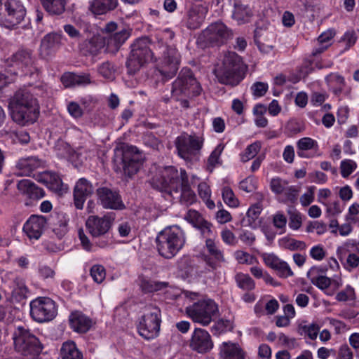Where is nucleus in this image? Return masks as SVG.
<instances>
[{
    "label": "nucleus",
    "instance_id": "1",
    "mask_svg": "<svg viewBox=\"0 0 359 359\" xmlns=\"http://www.w3.org/2000/svg\"><path fill=\"white\" fill-rule=\"evenodd\" d=\"M152 185L156 189L168 193L173 198H179L180 202L186 205L196 201V194L190 187L187 174L184 169H181L180 172L174 166H166L159 169L152 178Z\"/></svg>",
    "mask_w": 359,
    "mask_h": 359
},
{
    "label": "nucleus",
    "instance_id": "2",
    "mask_svg": "<svg viewBox=\"0 0 359 359\" xmlns=\"http://www.w3.org/2000/svg\"><path fill=\"white\" fill-rule=\"evenodd\" d=\"M13 121L21 126L34 123L39 114L36 98L27 88L17 90L9 102Z\"/></svg>",
    "mask_w": 359,
    "mask_h": 359
},
{
    "label": "nucleus",
    "instance_id": "3",
    "mask_svg": "<svg viewBox=\"0 0 359 359\" xmlns=\"http://www.w3.org/2000/svg\"><path fill=\"white\" fill-rule=\"evenodd\" d=\"M155 243L159 255L170 259L175 257L185 245L186 235L179 226H169L158 233Z\"/></svg>",
    "mask_w": 359,
    "mask_h": 359
},
{
    "label": "nucleus",
    "instance_id": "4",
    "mask_svg": "<svg viewBox=\"0 0 359 359\" xmlns=\"http://www.w3.org/2000/svg\"><path fill=\"white\" fill-rule=\"evenodd\" d=\"M143 156L137 147L127 146L122 150L115 151L114 167L116 172H123L131 177L135 175L143 163Z\"/></svg>",
    "mask_w": 359,
    "mask_h": 359
},
{
    "label": "nucleus",
    "instance_id": "5",
    "mask_svg": "<svg viewBox=\"0 0 359 359\" xmlns=\"http://www.w3.org/2000/svg\"><path fill=\"white\" fill-rule=\"evenodd\" d=\"M243 69L241 57L235 52H228L224 56L222 65L215 70V75L221 83L235 86L243 79Z\"/></svg>",
    "mask_w": 359,
    "mask_h": 359
},
{
    "label": "nucleus",
    "instance_id": "6",
    "mask_svg": "<svg viewBox=\"0 0 359 359\" xmlns=\"http://www.w3.org/2000/svg\"><path fill=\"white\" fill-rule=\"evenodd\" d=\"M15 350L20 354L33 359L42 351L39 339L28 329L18 327L13 334Z\"/></svg>",
    "mask_w": 359,
    "mask_h": 359
},
{
    "label": "nucleus",
    "instance_id": "7",
    "mask_svg": "<svg viewBox=\"0 0 359 359\" xmlns=\"http://www.w3.org/2000/svg\"><path fill=\"white\" fill-rule=\"evenodd\" d=\"M202 88L190 69L184 68L172 83L171 93L176 100L192 97L201 94Z\"/></svg>",
    "mask_w": 359,
    "mask_h": 359
},
{
    "label": "nucleus",
    "instance_id": "8",
    "mask_svg": "<svg viewBox=\"0 0 359 359\" xmlns=\"http://www.w3.org/2000/svg\"><path fill=\"white\" fill-rule=\"evenodd\" d=\"M203 142L202 136L184 133L176 138L175 145L178 156L186 162L192 163L198 161Z\"/></svg>",
    "mask_w": 359,
    "mask_h": 359
},
{
    "label": "nucleus",
    "instance_id": "9",
    "mask_svg": "<svg viewBox=\"0 0 359 359\" xmlns=\"http://www.w3.org/2000/svg\"><path fill=\"white\" fill-rule=\"evenodd\" d=\"M185 311L193 322L202 326H208L217 317L219 309L213 300L207 299L187 306Z\"/></svg>",
    "mask_w": 359,
    "mask_h": 359
},
{
    "label": "nucleus",
    "instance_id": "10",
    "mask_svg": "<svg viewBox=\"0 0 359 359\" xmlns=\"http://www.w3.org/2000/svg\"><path fill=\"white\" fill-rule=\"evenodd\" d=\"M26 16V9L20 0H0V24L14 29Z\"/></svg>",
    "mask_w": 359,
    "mask_h": 359
},
{
    "label": "nucleus",
    "instance_id": "11",
    "mask_svg": "<svg viewBox=\"0 0 359 359\" xmlns=\"http://www.w3.org/2000/svg\"><path fill=\"white\" fill-rule=\"evenodd\" d=\"M152 57L147 38L137 39L131 45L130 55L126 62L128 72L134 74Z\"/></svg>",
    "mask_w": 359,
    "mask_h": 359
},
{
    "label": "nucleus",
    "instance_id": "12",
    "mask_svg": "<svg viewBox=\"0 0 359 359\" xmlns=\"http://www.w3.org/2000/svg\"><path fill=\"white\" fill-rule=\"evenodd\" d=\"M161 323L160 309L153 305L147 306L144 315L139 320L138 332L146 339H154L158 335Z\"/></svg>",
    "mask_w": 359,
    "mask_h": 359
},
{
    "label": "nucleus",
    "instance_id": "13",
    "mask_svg": "<svg viewBox=\"0 0 359 359\" xmlns=\"http://www.w3.org/2000/svg\"><path fill=\"white\" fill-rule=\"evenodd\" d=\"M30 316L38 323L48 322L57 315V308L53 300L48 297H38L31 301Z\"/></svg>",
    "mask_w": 359,
    "mask_h": 359
},
{
    "label": "nucleus",
    "instance_id": "14",
    "mask_svg": "<svg viewBox=\"0 0 359 359\" xmlns=\"http://www.w3.org/2000/svg\"><path fill=\"white\" fill-rule=\"evenodd\" d=\"M233 36L232 31L223 22L218 21L210 24L201 34V39L211 46H221Z\"/></svg>",
    "mask_w": 359,
    "mask_h": 359
},
{
    "label": "nucleus",
    "instance_id": "15",
    "mask_svg": "<svg viewBox=\"0 0 359 359\" xmlns=\"http://www.w3.org/2000/svg\"><path fill=\"white\" fill-rule=\"evenodd\" d=\"M114 217L112 213H108L102 217L90 215L86 222V229L93 238L106 237L112 226Z\"/></svg>",
    "mask_w": 359,
    "mask_h": 359
},
{
    "label": "nucleus",
    "instance_id": "16",
    "mask_svg": "<svg viewBox=\"0 0 359 359\" xmlns=\"http://www.w3.org/2000/svg\"><path fill=\"white\" fill-rule=\"evenodd\" d=\"M161 49L162 67L160 72L168 79L175 75L179 69L180 54L173 47L163 46Z\"/></svg>",
    "mask_w": 359,
    "mask_h": 359
},
{
    "label": "nucleus",
    "instance_id": "17",
    "mask_svg": "<svg viewBox=\"0 0 359 359\" xmlns=\"http://www.w3.org/2000/svg\"><path fill=\"white\" fill-rule=\"evenodd\" d=\"M98 201L106 209L123 210L126 206L121 196L116 191L107 187H100L96 190Z\"/></svg>",
    "mask_w": 359,
    "mask_h": 359
},
{
    "label": "nucleus",
    "instance_id": "18",
    "mask_svg": "<svg viewBox=\"0 0 359 359\" xmlns=\"http://www.w3.org/2000/svg\"><path fill=\"white\" fill-rule=\"evenodd\" d=\"M189 347L199 353H205L213 348L210 334L204 329L196 328L189 340Z\"/></svg>",
    "mask_w": 359,
    "mask_h": 359
},
{
    "label": "nucleus",
    "instance_id": "19",
    "mask_svg": "<svg viewBox=\"0 0 359 359\" xmlns=\"http://www.w3.org/2000/svg\"><path fill=\"white\" fill-rule=\"evenodd\" d=\"M45 166V161L37 156L22 157L15 163L16 175L18 176H34L33 172Z\"/></svg>",
    "mask_w": 359,
    "mask_h": 359
},
{
    "label": "nucleus",
    "instance_id": "20",
    "mask_svg": "<svg viewBox=\"0 0 359 359\" xmlns=\"http://www.w3.org/2000/svg\"><path fill=\"white\" fill-rule=\"evenodd\" d=\"M47 220L44 216L33 215L23 226V231L29 239L38 240L42 235Z\"/></svg>",
    "mask_w": 359,
    "mask_h": 359
},
{
    "label": "nucleus",
    "instance_id": "21",
    "mask_svg": "<svg viewBox=\"0 0 359 359\" xmlns=\"http://www.w3.org/2000/svg\"><path fill=\"white\" fill-rule=\"evenodd\" d=\"M94 188L92 184L86 178L79 179L74 189V205L81 210L88 196L93 193Z\"/></svg>",
    "mask_w": 359,
    "mask_h": 359
},
{
    "label": "nucleus",
    "instance_id": "22",
    "mask_svg": "<svg viewBox=\"0 0 359 359\" xmlns=\"http://www.w3.org/2000/svg\"><path fill=\"white\" fill-rule=\"evenodd\" d=\"M184 218L195 228L199 229L203 236L207 237L212 235V224L205 220L198 211L189 210Z\"/></svg>",
    "mask_w": 359,
    "mask_h": 359
},
{
    "label": "nucleus",
    "instance_id": "23",
    "mask_svg": "<svg viewBox=\"0 0 359 359\" xmlns=\"http://www.w3.org/2000/svg\"><path fill=\"white\" fill-rule=\"evenodd\" d=\"M17 188L23 195L32 200H39L45 196L43 189L29 180H20Z\"/></svg>",
    "mask_w": 359,
    "mask_h": 359
},
{
    "label": "nucleus",
    "instance_id": "24",
    "mask_svg": "<svg viewBox=\"0 0 359 359\" xmlns=\"http://www.w3.org/2000/svg\"><path fill=\"white\" fill-rule=\"evenodd\" d=\"M221 359H245V353L236 343L223 342L219 346Z\"/></svg>",
    "mask_w": 359,
    "mask_h": 359
},
{
    "label": "nucleus",
    "instance_id": "25",
    "mask_svg": "<svg viewBox=\"0 0 359 359\" xmlns=\"http://www.w3.org/2000/svg\"><path fill=\"white\" fill-rule=\"evenodd\" d=\"M205 18V12L201 6L191 7L187 13V26L190 29L201 27Z\"/></svg>",
    "mask_w": 359,
    "mask_h": 359
},
{
    "label": "nucleus",
    "instance_id": "26",
    "mask_svg": "<svg viewBox=\"0 0 359 359\" xmlns=\"http://www.w3.org/2000/svg\"><path fill=\"white\" fill-rule=\"evenodd\" d=\"M60 35L55 33L46 34L41 40L40 53L46 57L53 53L59 47Z\"/></svg>",
    "mask_w": 359,
    "mask_h": 359
},
{
    "label": "nucleus",
    "instance_id": "27",
    "mask_svg": "<svg viewBox=\"0 0 359 359\" xmlns=\"http://www.w3.org/2000/svg\"><path fill=\"white\" fill-rule=\"evenodd\" d=\"M69 323L78 332H86L92 325L91 320L80 312H74L70 315Z\"/></svg>",
    "mask_w": 359,
    "mask_h": 359
},
{
    "label": "nucleus",
    "instance_id": "28",
    "mask_svg": "<svg viewBox=\"0 0 359 359\" xmlns=\"http://www.w3.org/2000/svg\"><path fill=\"white\" fill-rule=\"evenodd\" d=\"M29 290L23 278L17 277L13 280V288L11 294L13 302L20 303L27 298Z\"/></svg>",
    "mask_w": 359,
    "mask_h": 359
},
{
    "label": "nucleus",
    "instance_id": "29",
    "mask_svg": "<svg viewBox=\"0 0 359 359\" xmlns=\"http://www.w3.org/2000/svg\"><path fill=\"white\" fill-rule=\"evenodd\" d=\"M11 61L12 65H15L21 68L31 67L34 63L32 52L26 49L18 50L12 55Z\"/></svg>",
    "mask_w": 359,
    "mask_h": 359
},
{
    "label": "nucleus",
    "instance_id": "30",
    "mask_svg": "<svg viewBox=\"0 0 359 359\" xmlns=\"http://www.w3.org/2000/svg\"><path fill=\"white\" fill-rule=\"evenodd\" d=\"M69 219L65 214H57L52 224V231L58 239H62L68 231Z\"/></svg>",
    "mask_w": 359,
    "mask_h": 359
},
{
    "label": "nucleus",
    "instance_id": "31",
    "mask_svg": "<svg viewBox=\"0 0 359 359\" xmlns=\"http://www.w3.org/2000/svg\"><path fill=\"white\" fill-rule=\"evenodd\" d=\"M118 0H93L90 11L95 15H103L116 8Z\"/></svg>",
    "mask_w": 359,
    "mask_h": 359
},
{
    "label": "nucleus",
    "instance_id": "32",
    "mask_svg": "<svg viewBox=\"0 0 359 359\" xmlns=\"http://www.w3.org/2000/svg\"><path fill=\"white\" fill-rule=\"evenodd\" d=\"M62 359H83V353L77 348L74 341L63 343L60 349Z\"/></svg>",
    "mask_w": 359,
    "mask_h": 359
},
{
    "label": "nucleus",
    "instance_id": "33",
    "mask_svg": "<svg viewBox=\"0 0 359 359\" xmlns=\"http://www.w3.org/2000/svg\"><path fill=\"white\" fill-rule=\"evenodd\" d=\"M252 16L251 9L245 5L236 4L232 17L238 25L248 23Z\"/></svg>",
    "mask_w": 359,
    "mask_h": 359
},
{
    "label": "nucleus",
    "instance_id": "34",
    "mask_svg": "<svg viewBox=\"0 0 359 359\" xmlns=\"http://www.w3.org/2000/svg\"><path fill=\"white\" fill-rule=\"evenodd\" d=\"M168 286V282L157 281L147 278H142L140 282V287L145 293L161 291L167 288Z\"/></svg>",
    "mask_w": 359,
    "mask_h": 359
},
{
    "label": "nucleus",
    "instance_id": "35",
    "mask_svg": "<svg viewBox=\"0 0 359 359\" xmlns=\"http://www.w3.org/2000/svg\"><path fill=\"white\" fill-rule=\"evenodd\" d=\"M44 9L50 15H60L65 10V0H40Z\"/></svg>",
    "mask_w": 359,
    "mask_h": 359
},
{
    "label": "nucleus",
    "instance_id": "36",
    "mask_svg": "<svg viewBox=\"0 0 359 359\" xmlns=\"http://www.w3.org/2000/svg\"><path fill=\"white\" fill-rule=\"evenodd\" d=\"M60 147H64L67 149V154L69 155H72L71 149L69 148V145L65 143H60L56 146V149L60 150ZM72 156L74 154L76 156L78 160L83 161V160H86L90 155L93 153L89 148L86 146H82L76 148V150L72 151Z\"/></svg>",
    "mask_w": 359,
    "mask_h": 359
},
{
    "label": "nucleus",
    "instance_id": "37",
    "mask_svg": "<svg viewBox=\"0 0 359 359\" xmlns=\"http://www.w3.org/2000/svg\"><path fill=\"white\" fill-rule=\"evenodd\" d=\"M319 330L320 327L316 323L306 325L305 323H302L297 327V332L301 336L308 337L311 340L317 338Z\"/></svg>",
    "mask_w": 359,
    "mask_h": 359
},
{
    "label": "nucleus",
    "instance_id": "38",
    "mask_svg": "<svg viewBox=\"0 0 359 359\" xmlns=\"http://www.w3.org/2000/svg\"><path fill=\"white\" fill-rule=\"evenodd\" d=\"M205 240V248L208 252L217 262H224V257L223 252L218 247L217 243L211 236H208Z\"/></svg>",
    "mask_w": 359,
    "mask_h": 359
},
{
    "label": "nucleus",
    "instance_id": "39",
    "mask_svg": "<svg viewBox=\"0 0 359 359\" xmlns=\"http://www.w3.org/2000/svg\"><path fill=\"white\" fill-rule=\"evenodd\" d=\"M280 245L285 249L292 251L302 250L306 248L304 242L287 237L283 238L280 241Z\"/></svg>",
    "mask_w": 359,
    "mask_h": 359
},
{
    "label": "nucleus",
    "instance_id": "40",
    "mask_svg": "<svg viewBox=\"0 0 359 359\" xmlns=\"http://www.w3.org/2000/svg\"><path fill=\"white\" fill-rule=\"evenodd\" d=\"M224 148V146L222 144H219L215 149L212 151L210 156L208 158L207 170L210 172H212L216 165L220 163L219 156Z\"/></svg>",
    "mask_w": 359,
    "mask_h": 359
},
{
    "label": "nucleus",
    "instance_id": "41",
    "mask_svg": "<svg viewBox=\"0 0 359 359\" xmlns=\"http://www.w3.org/2000/svg\"><path fill=\"white\" fill-rule=\"evenodd\" d=\"M129 36L130 32L126 29H122L110 36L108 43L118 48L128 39Z\"/></svg>",
    "mask_w": 359,
    "mask_h": 359
},
{
    "label": "nucleus",
    "instance_id": "42",
    "mask_svg": "<svg viewBox=\"0 0 359 359\" xmlns=\"http://www.w3.org/2000/svg\"><path fill=\"white\" fill-rule=\"evenodd\" d=\"M43 181L50 184V187L55 191L60 190L62 182L60 176L53 172L48 171L43 174Z\"/></svg>",
    "mask_w": 359,
    "mask_h": 359
},
{
    "label": "nucleus",
    "instance_id": "43",
    "mask_svg": "<svg viewBox=\"0 0 359 359\" xmlns=\"http://www.w3.org/2000/svg\"><path fill=\"white\" fill-rule=\"evenodd\" d=\"M311 279L312 283L322 290H327L328 287L332 285H334L335 289H337L340 286L338 282L334 281L332 283L330 278L324 276L312 277Z\"/></svg>",
    "mask_w": 359,
    "mask_h": 359
},
{
    "label": "nucleus",
    "instance_id": "44",
    "mask_svg": "<svg viewBox=\"0 0 359 359\" xmlns=\"http://www.w3.org/2000/svg\"><path fill=\"white\" fill-rule=\"evenodd\" d=\"M236 280L238 286L244 290H252L255 288V282L248 274L238 273L236 276Z\"/></svg>",
    "mask_w": 359,
    "mask_h": 359
},
{
    "label": "nucleus",
    "instance_id": "45",
    "mask_svg": "<svg viewBox=\"0 0 359 359\" xmlns=\"http://www.w3.org/2000/svg\"><path fill=\"white\" fill-rule=\"evenodd\" d=\"M222 196L224 202L229 207L236 208L239 205V201L230 187H224L222 190Z\"/></svg>",
    "mask_w": 359,
    "mask_h": 359
},
{
    "label": "nucleus",
    "instance_id": "46",
    "mask_svg": "<svg viewBox=\"0 0 359 359\" xmlns=\"http://www.w3.org/2000/svg\"><path fill=\"white\" fill-rule=\"evenodd\" d=\"M98 73L104 79L113 80L115 77V67L109 61L104 62L97 67Z\"/></svg>",
    "mask_w": 359,
    "mask_h": 359
},
{
    "label": "nucleus",
    "instance_id": "47",
    "mask_svg": "<svg viewBox=\"0 0 359 359\" xmlns=\"http://www.w3.org/2000/svg\"><path fill=\"white\" fill-rule=\"evenodd\" d=\"M90 274L93 280L100 284L105 279L106 271L102 265L95 264L90 268Z\"/></svg>",
    "mask_w": 359,
    "mask_h": 359
},
{
    "label": "nucleus",
    "instance_id": "48",
    "mask_svg": "<svg viewBox=\"0 0 359 359\" xmlns=\"http://www.w3.org/2000/svg\"><path fill=\"white\" fill-rule=\"evenodd\" d=\"M261 149V144L259 142H255L249 145L241 154V161L247 162L250 159L253 158L259 151Z\"/></svg>",
    "mask_w": 359,
    "mask_h": 359
},
{
    "label": "nucleus",
    "instance_id": "49",
    "mask_svg": "<svg viewBox=\"0 0 359 359\" xmlns=\"http://www.w3.org/2000/svg\"><path fill=\"white\" fill-rule=\"evenodd\" d=\"M357 168V163L351 159H346L341 162V175L344 178H347Z\"/></svg>",
    "mask_w": 359,
    "mask_h": 359
},
{
    "label": "nucleus",
    "instance_id": "50",
    "mask_svg": "<svg viewBox=\"0 0 359 359\" xmlns=\"http://www.w3.org/2000/svg\"><path fill=\"white\" fill-rule=\"evenodd\" d=\"M290 216L289 226L293 230L299 229L302 224V219L300 212L296 210H289L287 211Z\"/></svg>",
    "mask_w": 359,
    "mask_h": 359
},
{
    "label": "nucleus",
    "instance_id": "51",
    "mask_svg": "<svg viewBox=\"0 0 359 359\" xmlns=\"http://www.w3.org/2000/svg\"><path fill=\"white\" fill-rule=\"evenodd\" d=\"M335 298L339 302L354 300L355 299L354 289L351 286L347 285L344 290H341L337 294Z\"/></svg>",
    "mask_w": 359,
    "mask_h": 359
},
{
    "label": "nucleus",
    "instance_id": "52",
    "mask_svg": "<svg viewBox=\"0 0 359 359\" xmlns=\"http://www.w3.org/2000/svg\"><path fill=\"white\" fill-rule=\"evenodd\" d=\"M272 221L273 226L276 229H280L283 233L285 232L287 219L283 212H277L273 215Z\"/></svg>",
    "mask_w": 359,
    "mask_h": 359
},
{
    "label": "nucleus",
    "instance_id": "53",
    "mask_svg": "<svg viewBox=\"0 0 359 359\" xmlns=\"http://www.w3.org/2000/svg\"><path fill=\"white\" fill-rule=\"evenodd\" d=\"M283 202L294 203L297 200L299 190L294 186L287 187L283 191Z\"/></svg>",
    "mask_w": 359,
    "mask_h": 359
},
{
    "label": "nucleus",
    "instance_id": "54",
    "mask_svg": "<svg viewBox=\"0 0 359 359\" xmlns=\"http://www.w3.org/2000/svg\"><path fill=\"white\" fill-rule=\"evenodd\" d=\"M297 147L299 150H310L318 148V143L310 137H303L298 140Z\"/></svg>",
    "mask_w": 359,
    "mask_h": 359
},
{
    "label": "nucleus",
    "instance_id": "55",
    "mask_svg": "<svg viewBox=\"0 0 359 359\" xmlns=\"http://www.w3.org/2000/svg\"><path fill=\"white\" fill-rule=\"evenodd\" d=\"M235 258L240 264H252L256 259L249 253L243 250H237L234 253Z\"/></svg>",
    "mask_w": 359,
    "mask_h": 359
},
{
    "label": "nucleus",
    "instance_id": "56",
    "mask_svg": "<svg viewBox=\"0 0 359 359\" xmlns=\"http://www.w3.org/2000/svg\"><path fill=\"white\" fill-rule=\"evenodd\" d=\"M287 183L286 181L282 180L280 178H273L271 181V189L273 192L276 194H280L283 193L287 186Z\"/></svg>",
    "mask_w": 359,
    "mask_h": 359
},
{
    "label": "nucleus",
    "instance_id": "57",
    "mask_svg": "<svg viewBox=\"0 0 359 359\" xmlns=\"http://www.w3.org/2000/svg\"><path fill=\"white\" fill-rule=\"evenodd\" d=\"M357 40V35L354 31H347L341 37V43H344L345 49L353 46Z\"/></svg>",
    "mask_w": 359,
    "mask_h": 359
},
{
    "label": "nucleus",
    "instance_id": "58",
    "mask_svg": "<svg viewBox=\"0 0 359 359\" xmlns=\"http://www.w3.org/2000/svg\"><path fill=\"white\" fill-rule=\"evenodd\" d=\"M275 270L278 271L279 276L282 278H287L293 276V272L289 265L285 262L281 260L278 264Z\"/></svg>",
    "mask_w": 359,
    "mask_h": 359
},
{
    "label": "nucleus",
    "instance_id": "59",
    "mask_svg": "<svg viewBox=\"0 0 359 359\" xmlns=\"http://www.w3.org/2000/svg\"><path fill=\"white\" fill-rule=\"evenodd\" d=\"M315 229L316 230L317 233L320 235L326 231L327 228L324 223L318 221L310 222L306 227L307 232H313Z\"/></svg>",
    "mask_w": 359,
    "mask_h": 359
},
{
    "label": "nucleus",
    "instance_id": "60",
    "mask_svg": "<svg viewBox=\"0 0 359 359\" xmlns=\"http://www.w3.org/2000/svg\"><path fill=\"white\" fill-rule=\"evenodd\" d=\"M252 90L253 91V95L257 97L263 96L268 89L267 83L263 82H256L252 86Z\"/></svg>",
    "mask_w": 359,
    "mask_h": 359
},
{
    "label": "nucleus",
    "instance_id": "61",
    "mask_svg": "<svg viewBox=\"0 0 359 359\" xmlns=\"http://www.w3.org/2000/svg\"><path fill=\"white\" fill-rule=\"evenodd\" d=\"M359 265V257L355 253H350L347 256L345 267L348 270L351 271V269L356 268Z\"/></svg>",
    "mask_w": 359,
    "mask_h": 359
},
{
    "label": "nucleus",
    "instance_id": "62",
    "mask_svg": "<svg viewBox=\"0 0 359 359\" xmlns=\"http://www.w3.org/2000/svg\"><path fill=\"white\" fill-rule=\"evenodd\" d=\"M334 36V33L332 31H327L322 33L317 39V42L319 44H327V47L331 45V41Z\"/></svg>",
    "mask_w": 359,
    "mask_h": 359
},
{
    "label": "nucleus",
    "instance_id": "63",
    "mask_svg": "<svg viewBox=\"0 0 359 359\" xmlns=\"http://www.w3.org/2000/svg\"><path fill=\"white\" fill-rule=\"evenodd\" d=\"M264 263L269 267L275 269L280 259L273 254H264Z\"/></svg>",
    "mask_w": 359,
    "mask_h": 359
},
{
    "label": "nucleus",
    "instance_id": "64",
    "mask_svg": "<svg viewBox=\"0 0 359 359\" xmlns=\"http://www.w3.org/2000/svg\"><path fill=\"white\" fill-rule=\"evenodd\" d=\"M337 359H353V353L347 344L340 346Z\"/></svg>",
    "mask_w": 359,
    "mask_h": 359
}]
</instances>
